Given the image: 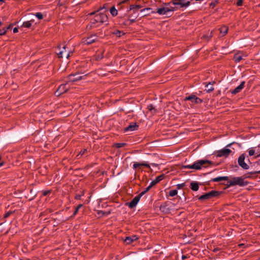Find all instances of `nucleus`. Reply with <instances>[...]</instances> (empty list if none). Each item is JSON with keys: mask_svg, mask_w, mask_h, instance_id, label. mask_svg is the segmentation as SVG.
<instances>
[{"mask_svg": "<svg viewBox=\"0 0 260 260\" xmlns=\"http://www.w3.org/2000/svg\"><path fill=\"white\" fill-rule=\"evenodd\" d=\"M260 171L250 172L243 176V177H232L230 179H229L227 182V185L228 187L239 185L240 186H244L248 184V182L245 181V178H250L249 176H247L248 174L255 175L259 174Z\"/></svg>", "mask_w": 260, "mask_h": 260, "instance_id": "f257e3e1", "label": "nucleus"}, {"mask_svg": "<svg viewBox=\"0 0 260 260\" xmlns=\"http://www.w3.org/2000/svg\"><path fill=\"white\" fill-rule=\"evenodd\" d=\"M213 164V162L210 160L201 159L194 162L192 165H183L182 166V168L191 169L198 170L201 169L202 166H204L206 164L211 165Z\"/></svg>", "mask_w": 260, "mask_h": 260, "instance_id": "f03ea898", "label": "nucleus"}, {"mask_svg": "<svg viewBox=\"0 0 260 260\" xmlns=\"http://www.w3.org/2000/svg\"><path fill=\"white\" fill-rule=\"evenodd\" d=\"M222 193L221 191L216 190H211V191L206 193L199 197V200L204 201L209 200L213 198L217 197Z\"/></svg>", "mask_w": 260, "mask_h": 260, "instance_id": "7ed1b4c3", "label": "nucleus"}, {"mask_svg": "<svg viewBox=\"0 0 260 260\" xmlns=\"http://www.w3.org/2000/svg\"><path fill=\"white\" fill-rule=\"evenodd\" d=\"M172 4L175 6H177V8L180 9L182 8H186L190 5V1L187 0H172L170 3H168L167 5Z\"/></svg>", "mask_w": 260, "mask_h": 260, "instance_id": "20e7f679", "label": "nucleus"}, {"mask_svg": "<svg viewBox=\"0 0 260 260\" xmlns=\"http://www.w3.org/2000/svg\"><path fill=\"white\" fill-rule=\"evenodd\" d=\"M108 20L107 16L102 13H100L94 16V18L92 20L91 22L92 24H95L96 23H103L105 22H107Z\"/></svg>", "mask_w": 260, "mask_h": 260, "instance_id": "39448f33", "label": "nucleus"}, {"mask_svg": "<svg viewBox=\"0 0 260 260\" xmlns=\"http://www.w3.org/2000/svg\"><path fill=\"white\" fill-rule=\"evenodd\" d=\"M69 89V85L68 83L60 85L56 90L55 94L56 96H59L61 94L66 92Z\"/></svg>", "mask_w": 260, "mask_h": 260, "instance_id": "423d86ee", "label": "nucleus"}, {"mask_svg": "<svg viewBox=\"0 0 260 260\" xmlns=\"http://www.w3.org/2000/svg\"><path fill=\"white\" fill-rule=\"evenodd\" d=\"M246 154L243 153L239 157L238 159V162L239 165L244 170H248L249 168V166L245 162L244 160L245 159Z\"/></svg>", "mask_w": 260, "mask_h": 260, "instance_id": "0eeeda50", "label": "nucleus"}, {"mask_svg": "<svg viewBox=\"0 0 260 260\" xmlns=\"http://www.w3.org/2000/svg\"><path fill=\"white\" fill-rule=\"evenodd\" d=\"M98 38L96 35H92L90 36L82 39V43L86 45H90L97 41Z\"/></svg>", "mask_w": 260, "mask_h": 260, "instance_id": "6e6552de", "label": "nucleus"}, {"mask_svg": "<svg viewBox=\"0 0 260 260\" xmlns=\"http://www.w3.org/2000/svg\"><path fill=\"white\" fill-rule=\"evenodd\" d=\"M232 152L231 149L229 148H223L221 150H218L215 153L216 154L217 157L228 156Z\"/></svg>", "mask_w": 260, "mask_h": 260, "instance_id": "1a4fd4ad", "label": "nucleus"}, {"mask_svg": "<svg viewBox=\"0 0 260 260\" xmlns=\"http://www.w3.org/2000/svg\"><path fill=\"white\" fill-rule=\"evenodd\" d=\"M184 101H190L192 103L194 104H199L203 102V100L197 97L194 94H191L187 96H186L184 99Z\"/></svg>", "mask_w": 260, "mask_h": 260, "instance_id": "9d476101", "label": "nucleus"}, {"mask_svg": "<svg viewBox=\"0 0 260 260\" xmlns=\"http://www.w3.org/2000/svg\"><path fill=\"white\" fill-rule=\"evenodd\" d=\"M140 198H141V196H140L139 194V195L136 196L132 200V201L131 202L126 203L125 205H127L128 206V207L130 208H133L136 206V205L138 204V202L139 201Z\"/></svg>", "mask_w": 260, "mask_h": 260, "instance_id": "9b49d317", "label": "nucleus"}, {"mask_svg": "<svg viewBox=\"0 0 260 260\" xmlns=\"http://www.w3.org/2000/svg\"><path fill=\"white\" fill-rule=\"evenodd\" d=\"M138 239H139V238H138V236L134 235L132 236L126 237L125 239L124 240V242L126 244H131L133 242L136 241Z\"/></svg>", "mask_w": 260, "mask_h": 260, "instance_id": "f8f14e48", "label": "nucleus"}, {"mask_svg": "<svg viewBox=\"0 0 260 260\" xmlns=\"http://www.w3.org/2000/svg\"><path fill=\"white\" fill-rule=\"evenodd\" d=\"M245 83V81L241 82L238 86L235 88L234 90H231L230 91L233 94H236L237 93L240 92L243 89Z\"/></svg>", "mask_w": 260, "mask_h": 260, "instance_id": "ddd939ff", "label": "nucleus"}, {"mask_svg": "<svg viewBox=\"0 0 260 260\" xmlns=\"http://www.w3.org/2000/svg\"><path fill=\"white\" fill-rule=\"evenodd\" d=\"M139 127V125L136 122H132L129 125L124 128V132L127 131H134L137 130Z\"/></svg>", "mask_w": 260, "mask_h": 260, "instance_id": "4468645a", "label": "nucleus"}, {"mask_svg": "<svg viewBox=\"0 0 260 260\" xmlns=\"http://www.w3.org/2000/svg\"><path fill=\"white\" fill-rule=\"evenodd\" d=\"M165 177V175L164 174H161L160 175L157 176L154 180L151 182L150 185L152 187L154 185L159 182L161 180H162Z\"/></svg>", "mask_w": 260, "mask_h": 260, "instance_id": "2eb2a0df", "label": "nucleus"}, {"mask_svg": "<svg viewBox=\"0 0 260 260\" xmlns=\"http://www.w3.org/2000/svg\"><path fill=\"white\" fill-rule=\"evenodd\" d=\"M141 13L142 14V17H144L147 15H149L150 14L153 13L154 12L152 11L151 8H146L141 10Z\"/></svg>", "mask_w": 260, "mask_h": 260, "instance_id": "dca6fc26", "label": "nucleus"}, {"mask_svg": "<svg viewBox=\"0 0 260 260\" xmlns=\"http://www.w3.org/2000/svg\"><path fill=\"white\" fill-rule=\"evenodd\" d=\"M76 75L70 74L68 76V78L69 82H76L81 79V77L78 75V76L76 77Z\"/></svg>", "mask_w": 260, "mask_h": 260, "instance_id": "f3484780", "label": "nucleus"}, {"mask_svg": "<svg viewBox=\"0 0 260 260\" xmlns=\"http://www.w3.org/2000/svg\"><path fill=\"white\" fill-rule=\"evenodd\" d=\"M169 8H160L157 10V13L159 15H166L169 12Z\"/></svg>", "mask_w": 260, "mask_h": 260, "instance_id": "a211bd4d", "label": "nucleus"}, {"mask_svg": "<svg viewBox=\"0 0 260 260\" xmlns=\"http://www.w3.org/2000/svg\"><path fill=\"white\" fill-rule=\"evenodd\" d=\"M229 180V177L228 176H221V177H218L216 178H214L213 179H211V181L212 182H219L223 180Z\"/></svg>", "mask_w": 260, "mask_h": 260, "instance_id": "6ab92c4d", "label": "nucleus"}, {"mask_svg": "<svg viewBox=\"0 0 260 260\" xmlns=\"http://www.w3.org/2000/svg\"><path fill=\"white\" fill-rule=\"evenodd\" d=\"M190 188L193 191H197L199 190V183L196 181H192L190 183Z\"/></svg>", "mask_w": 260, "mask_h": 260, "instance_id": "aec40b11", "label": "nucleus"}, {"mask_svg": "<svg viewBox=\"0 0 260 260\" xmlns=\"http://www.w3.org/2000/svg\"><path fill=\"white\" fill-rule=\"evenodd\" d=\"M220 32L222 35V36L225 35L228 31L229 28L228 26L225 25H223L219 28Z\"/></svg>", "mask_w": 260, "mask_h": 260, "instance_id": "412c9836", "label": "nucleus"}, {"mask_svg": "<svg viewBox=\"0 0 260 260\" xmlns=\"http://www.w3.org/2000/svg\"><path fill=\"white\" fill-rule=\"evenodd\" d=\"M34 22V20H30L29 21H27L25 22H24L21 25L22 27H25V28H29L31 27L32 23Z\"/></svg>", "mask_w": 260, "mask_h": 260, "instance_id": "4be33fe9", "label": "nucleus"}, {"mask_svg": "<svg viewBox=\"0 0 260 260\" xmlns=\"http://www.w3.org/2000/svg\"><path fill=\"white\" fill-rule=\"evenodd\" d=\"M212 85L213 84L211 83V82H209L206 85L205 90L207 91V92L210 93L214 90V88Z\"/></svg>", "mask_w": 260, "mask_h": 260, "instance_id": "5701e85b", "label": "nucleus"}, {"mask_svg": "<svg viewBox=\"0 0 260 260\" xmlns=\"http://www.w3.org/2000/svg\"><path fill=\"white\" fill-rule=\"evenodd\" d=\"M243 59V56L239 54H235L234 57V59L236 62H239Z\"/></svg>", "mask_w": 260, "mask_h": 260, "instance_id": "b1692460", "label": "nucleus"}, {"mask_svg": "<svg viewBox=\"0 0 260 260\" xmlns=\"http://www.w3.org/2000/svg\"><path fill=\"white\" fill-rule=\"evenodd\" d=\"M58 4L57 5L59 7L63 6L66 5L69 3V0H58Z\"/></svg>", "mask_w": 260, "mask_h": 260, "instance_id": "393cba45", "label": "nucleus"}, {"mask_svg": "<svg viewBox=\"0 0 260 260\" xmlns=\"http://www.w3.org/2000/svg\"><path fill=\"white\" fill-rule=\"evenodd\" d=\"M126 145V144L125 143H115L113 145V147H115L116 148H120L125 146Z\"/></svg>", "mask_w": 260, "mask_h": 260, "instance_id": "a878e982", "label": "nucleus"}, {"mask_svg": "<svg viewBox=\"0 0 260 260\" xmlns=\"http://www.w3.org/2000/svg\"><path fill=\"white\" fill-rule=\"evenodd\" d=\"M110 13L113 16H115L117 15V10L115 9V7H112L110 10Z\"/></svg>", "mask_w": 260, "mask_h": 260, "instance_id": "bb28decb", "label": "nucleus"}, {"mask_svg": "<svg viewBox=\"0 0 260 260\" xmlns=\"http://www.w3.org/2000/svg\"><path fill=\"white\" fill-rule=\"evenodd\" d=\"M141 8L142 6L140 5H131L129 7V10H134L135 9H138Z\"/></svg>", "mask_w": 260, "mask_h": 260, "instance_id": "cd10ccee", "label": "nucleus"}, {"mask_svg": "<svg viewBox=\"0 0 260 260\" xmlns=\"http://www.w3.org/2000/svg\"><path fill=\"white\" fill-rule=\"evenodd\" d=\"M113 34L118 37H120L121 35H124V33L123 31L119 30H115Z\"/></svg>", "mask_w": 260, "mask_h": 260, "instance_id": "c85d7f7f", "label": "nucleus"}, {"mask_svg": "<svg viewBox=\"0 0 260 260\" xmlns=\"http://www.w3.org/2000/svg\"><path fill=\"white\" fill-rule=\"evenodd\" d=\"M83 206L82 204H79L76 208L72 217L75 216L78 213L79 210Z\"/></svg>", "mask_w": 260, "mask_h": 260, "instance_id": "c756f323", "label": "nucleus"}, {"mask_svg": "<svg viewBox=\"0 0 260 260\" xmlns=\"http://www.w3.org/2000/svg\"><path fill=\"white\" fill-rule=\"evenodd\" d=\"M152 188L151 186L149 185L147 187H146L145 190L143 191H142L139 195L141 196V197L143 196L144 194H145L147 191H148L151 188Z\"/></svg>", "mask_w": 260, "mask_h": 260, "instance_id": "7c9ffc66", "label": "nucleus"}, {"mask_svg": "<svg viewBox=\"0 0 260 260\" xmlns=\"http://www.w3.org/2000/svg\"><path fill=\"white\" fill-rule=\"evenodd\" d=\"M177 189L171 190L169 192V194L171 197H174L177 194Z\"/></svg>", "mask_w": 260, "mask_h": 260, "instance_id": "2f4dec72", "label": "nucleus"}, {"mask_svg": "<svg viewBox=\"0 0 260 260\" xmlns=\"http://www.w3.org/2000/svg\"><path fill=\"white\" fill-rule=\"evenodd\" d=\"M63 50L59 51V52L57 53L58 56L59 58H62L63 57V54L64 53V50L66 49V46H64L62 47Z\"/></svg>", "mask_w": 260, "mask_h": 260, "instance_id": "473e14b6", "label": "nucleus"}, {"mask_svg": "<svg viewBox=\"0 0 260 260\" xmlns=\"http://www.w3.org/2000/svg\"><path fill=\"white\" fill-rule=\"evenodd\" d=\"M248 155L250 156H253L254 154V153H255V151H254L253 148H250L248 150Z\"/></svg>", "mask_w": 260, "mask_h": 260, "instance_id": "72a5a7b5", "label": "nucleus"}, {"mask_svg": "<svg viewBox=\"0 0 260 260\" xmlns=\"http://www.w3.org/2000/svg\"><path fill=\"white\" fill-rule=\"evenodd\" d=\"M35 16L39 19V20H41L43 18V15L40 13V12H38L36 14H35Z\"/></svg>", "mask_w": 260, "mask_h": 260, "instance_id": "f704fd0d", "label": "nucleus"}, {"mask_svg": "<svg viewBox=\"0 0 260 260\" xmlns=\"http://www.w3.org/2000/svg\"><path fill=\"white\" fill-rule=\"evenodd\" d=\"M135 21V19H128L127 20H126L124 23V24L125 25H130L132 23H133V22H134Z\"/></svg>", "mask_w": 260, "mask_h": 260, "instance_id": "c9c22d12", "label": "nucleus"}, {"mask_svg": "<svg viewBox=\"0 0 260 260\" xmlns=\"http://www.w3.org/2000/svg\"><path fill=\"white\" fill-rule=\"evenodd\" d=\"M7 32V28L0 29V36L4 35Z\"/></svg>", "mask_w": 260, "mask_h": 260, "instance_id": "e433bc0d", "label": "nucleus"}, {"mask_svg": "<svg viewBox=\"0 0 260 260\" xmlns=\"http://www.w3.org/2000/svg\"><path fill=\"white\" fill-rule=\"evenodd\" d=\"M139 167H142L141 163H139V162H136L133 165V168L134 169H136L137 168H138Z\"/></svg>", "mask_w": 260, "mask_h": 260, "instance_id": "4c0bfd02", "label": "nucleus"}, {"mask_svg": "<svg viewBox=\"0 0 260 260\" xmlns=\"http://www.w3.org/2000/svg\"><path fill=\"white\" fill-rule=\"evenodd\" d=\"M178 9H180L179 8H177V6H175V7H171L170 8H169V10H170L169 12L174 11Z\"/></svg>", "mask_w": 260, "mask_h": 260, "instance_id": "58836bf2", "label": "nucleus"}, {"mask_svg": "<svg viewBox=\"0 0 260 260\" xmlns=\"http://www.w3.org/2000/svg\"><path fill=\"white\" fill-rule=\"evenodd\" d=\"M185 183H181V184H178L176 185L177 186V188L178 189H181L182 188H183L184 186H185Z\"/></svg>", "mask_w": 260, "mask_h": 260, "instance_id": "ea45409f", "label": "nucleus"}, {"mask_svg": "<svg viewBox=\"0 0 260 260\" xmlns=\"http://www.w3.org/2000/svg\"><path fill=\"white\" fill-rule=\"evenodd\" d=\"M238 246L240 248H245L247 247V245L244 243L239 244Z\"/></svg>", "mask_w": 260, "mask_h": 260, "instance_id": "a19ab883", "label": "nucleus"}, {"mask_svg": "<svg viewBox=\"0 0 260 260\" xmlns=\"http://www.w3.org/2000/svg\"><path fill=\"white\" fill-rule=\"evenodd\" d=\"M243 4V0H238L237 3L236 5L237 6H241Z\"/></svg>", "mask_w": 260, "mask_h": 260, "instance_id": "79ce46f5", "label": "nucleus"}, {"mask_svg": "<svg viewBox=\"0 0 260 260\" xmlns=\"http://www.w3.org/2000/svg\"><path fill=\"white\" fill-rule=\"evenodd\" d=\"M141 166L143 167H146L147 168H148L149 169L150 168V165L147 163H141Z\"/></svg>", "mask_w": 260, "mask_h": 260, "instance_id": "37998d69", "label": "nucleus"}, {"mask_svg": "<svg viewBox=\"0 0 260 260\" xmlns=\"http://www.w3.org/2000/svg\"><path fill=\"white\" fill-rule=\"evenodd\" d=\"M50 192V191L49 190H44V191H43L42 194L44 196H46Z\"/></svg>", "mask_w": 260, "mask_h": 260, "instance_id": "c03bdc74", "label": "nucleus"}, {"mask_svg": "<svg viewBox=\"0 0 260 260\" xmlns=\"http://www.w3.org/2000/svg\"><path fill=\"white\" fill-rule=\"evenodd\" d=\"M11 213H12V212H8L6 213L4 215V218L8 217L11 215Z\"/></svg>", "mask_w": 260, "mask_h": 260, "instance_id": "a18cd8bd", "label": "nucleus"}, {"mask_svg": "<svg viewBox=\"0 0 260 260\" xmlns=\"http://www.w3.org/2000/svg\"><path fill=\"white\" fill-rule=\"evenodd\" d=\"M147 108L149 111H151L154 109V107L152 104H150L148 106Z\"/></svg>", "mask_w": 260, "mask_h": 260, "instance_id": "49530a36", "label": "nucleus"}, {"mask_svg": "<svg viewBox=\"0 0 260 260\" xmlns=\"http://www.w3.org/2000/svg\"><path fill=\"white\" fill-rule=\"evenodd\" d=\"M4 161L2 159V157L0 155V167L4 166Z\"/></svg>", "mask_w": 260, "mask_h": 260, "instance_id": "de8ad7c7", "label": "nucleus"}, {"mask_svg": "<svg viewBox=\"0 0 260 260\" xmlns=\"http://www.w3.org/2000/svg\"><path fill=\"white\" fill-rule=\"evenodd\" d=\"M81 195L80 194H76L75 199L76 200H80L81 199Z\"/></svg>", "mask_w": 260, "mask_h": 260, "instance_id": "09e8293b", "label": "nucleus"}, {"mask_svg": "<svg viewBox=\"0 0 260 260\" xmlns=\"http://www.w3.org/2000/svg\"><path fill=\"white\" fill-rule=\"evenodd\" d=\"M165 208H166V206H161L160 207V210H161V211H163V212H165Z\"/></svg>", "mask_w": 260, "mask_h": 260, "instance_id": "8fccbe9b", "label": "nucleus"}, {"mask_svg": "<svg viewBox=\"0 0 260 260\" xmlns=\"http://www.w3.org/2000/svg\"><path fill=\"white\" fill-rule=\"evenodd\" d=\"M18 32V28L17 27H15L14 29H13V32L14 33H17Z\"/></svg>", "mask_w": 260, "mask_h": 260, "instance_id": "3c124183", "label": "nucleus"}, {"mask_svg": "<svg viewBox=\"0 0 260 260\" xmlns=\"http://www.w3.org/2000/svg\"><path fill=\"white\" fill-rule=\"evenodd\" d=\"M187 258V256L186 255H182V259L183 260H184V259H186V258Z\"/></svg>", "mask_w": 260, "mask_h": 260, "instance_id": "603ef678", "label": "nucleus"}, {"mask_svg": "<svg viewBox=\"0 0 260 260\" xmlns=\"http://www.w3.org/2000/svg\"><path fill=\"white\" fill-rule=\"evenodd\" d=\"M129 0H123L122 1L121 3H127Z\"/></svg>", "mask_w": 260, "mask_h": 260, "instance_id": "864d4df0", "label": "nucleus"}, {"mask_svg": "<svg viewBox=\"0 0 260 260\" xmlns=\"http://www.w3.org/2000/svg\"><path fill=\"white\" fill-rule=\"evenodd\" d=\"M72 54V52H69V53H68L67 54V58H69V57H70V54Z\"/></svg>", "mask_w": 260, "mask_h": 260, "instance_id": "5fc2aeb1", "label": "nucleus"}, {"mask_svg": "<svg viewBox=\"0 0 260 260\" xmlns=\"http://www.w3.org/2000/svg\"><path fill=\"white\" fill-rule=\"evenodd\" d=\"M95 13H96V12H92L89 13L88 15L92 16V15H94Z\"/></svg>", "mask_w": 260, "mask_h": 260, "instance_id": "6e6d98bb", "label": "nucleus"}, {"mask_svg": "<svg viewBox=\"0 0 260 260\" xmlns=\"http://www.w3.org/2000/svg\"><path fill=\"white\" fill-rule=\"evenodd\" d=\"M260 157V153H259V154H257V155H256V156H255V158H258V157Z\"/></svg>", "mask_w": 260, "mask_h": 260, "instance_id": "4d7b16f0", "label": "nucleus"}, {"mask_svg": "<svg viewBox=\"0 0 260 260\" xmlns=\"http://www.w3.org/2000/svg\"><path fill=\"white\" fill-rule=\"evenodd\" d=\"M11 27V26L9 25V26L7 27H5L6 28H7V30L8 29H10Z\"/></svg>", "mask_w": 260, "mask_h": 260, "instance_id": "13d9d810", "label": "nucleus"}, {"mask_svg": "<svg viewBox=\"0 0 260 260\" xmlns=\"http://www.w3.org/2000/svg\"><path fill=\"white\" fill-rule=\"evenodd\" d=\"M232 143H230L229 144H228L226 147H231V146L232 145Z\"/></svg>", "mask_w": 260, "mask_h": 260, "instance_id": "bf43d9fd", "label": "nucleus"}, {"mask_svg": "<svg viewBox=\"0 0 260 260\" xmlns=\"http://www.w3.org/2000/svg\"><path fill=\"white\" fill-rule=\"evenodd\" d=\"M85 150H84L83 152H82V151H81L80 152V153L81 155H82V154L84 153V152Z\"/></svg>", "mask_w": 260, "mask_h": 260, "instance_id": "052dcab7", "label": "nucleus"}, {"mask_svg": "<svg viewBox=\"0 0 260 260\" xmlns=\"http://www.w3.org/2000/svg\"><path fill=\"white\" fill-rule=\"evenodd\" d=\"M0 2H2V3H5V0H0Z\"/></svg>", "mask_w": 260, "mask_h": 260, "instance_id": "680f3d73", "label": "nucleus"}, {"mask_svg": "<svg viewBox=\"0 0 260 260\" xmlns=\"http://www.w3.org/2000/svg\"><path fill=\"white\" fill-rule=\"evenodd\" d=\"M151 165L153 166H156V165L155 164H151Z\"/></svg>", "mask_w": 260, "mask_h": 260, "instance_id": "e2e57ef3", "label": "nucleus"}, {"mask_svg": "<svg viewBox=\"0 0 260 260\" xmlns=\"http://www.w3.org/2000/svg\"><path fill=\"white\" fill-rule=\"evenodd\" d=\"M255 163L257 164V165L259 164L258 161H256Z\"/></svg>", "mask_w": 260, "mask_h": 260, "instance_id": "0e129e2a", "label": "nucleus"}, {"mask_svg": "<svg viewBox=\"0 0 260 260\" xmlns=\"http://www.w3.org/2000/svg\"><path fill=\"white\" fill-rule=\"evenodd\" d=\"M30 193H32V189H30Z\"/></svg>", "mask_w": 260, "mask_h": 260, "instance_id": "69168bd1", "label": "nucleus"}]
</instances>
